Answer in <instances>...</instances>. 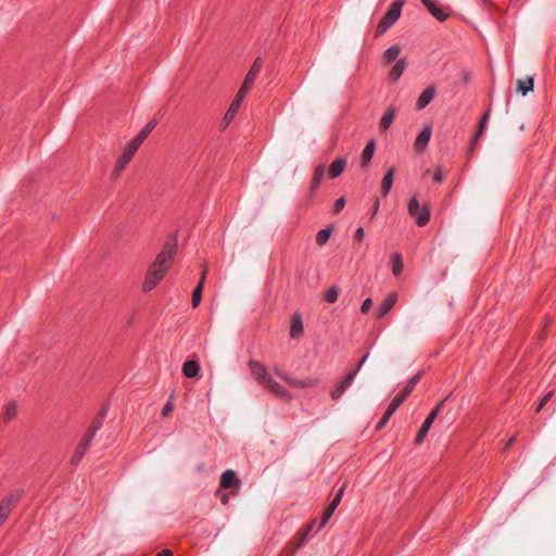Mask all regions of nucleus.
Here are the masks:
<instances>
[{"mask_svg": "<svg viewBox=\"0 0 556 556\" xmlns=\"http://www.w3.org/2000/svg\"><path fill=\"white\" fill-rule=\"evenodd\" d=\"M250 371L252 376L261 383L265 389L277 395L281 399H289L290 393L281 387L276 380H274L267 368L257 361H250L249 363Z\"/></svg>", "mask_w": 556, "mask_h": 556, "instance_id": "1", "label": "nucleus"}, {"mask_svg": "<svg viewBox=\"0 0 556 556\" xmlns=\"http://www.w3.org/2000/svg\"><path fill=\"white\" fill-rule=\"evenodd\" d=\"M404 4V0H395L391 3L384 16L379 22L376 36H381L384 34L399 18L401 15V10Z\"/></svg>", "mask_w": 556, "mask_h": 556, "instance_id": "2", "label": "nucleus"}, {"mask_svg": "<svg viewBox=\"0 0 556 556\" xmlns=\"http://www.w3.org/2000/svg\"><path fill=\"white\" fill-rule=\"evenodd\" d=\"M408 212L415 218L419 227H424L430 219V211L427 206H420L416 197L412 198L408 203Z\"/></svg>", "mask_w": 556, "mask_h": 556, "instance_id": "3", "label": "nucleus"}, {"mask_svg": "<svg viewBox=\"0 0 556 556\" xmlns=\"http://www.w3.org/2000/svg\"><path fill=\"white\" fill-rule=\"evenodd\" d=\"M176 249L177 243L175 241L166 242L153 263L159 267L163 268L164 270H167L173 260V256L176 253Z\"/></svg>", "mask_w": 556, "mask_h": 556, "instance_id": "4", "label": "nucleus"}, {"mask_svg": "<svg viewBox=\"0 0 556 556\" xmlns=\"http://www.w3.org/2000/svg\"><path fill=\"white\" fill-rule=\"evenodd\" d=\"M166 270L159 267L154 263L150 266L146 279L142 285L143 291H151L162 280Z\"/></svg>", "mask_w": 556, "mask_h": 556, "instance_id": "5", "label": "nucleus"}, {"mask_svg": "<svg viewBox=\"0 0 556 556\" xmlns=\"http://www.w3.org/2000/svg\"><path fill=\"white\" fill-rule=\"evenodd\" d=\"M443 407V402L439 403L433 409L432 412L427 416V418L425 419V421L422 422L417 435H416V439H415V443L418 445L420 443H422V441L425 440L429 429L431 428L433 421L435 420V418L438 417L439 413L441 412Z\"/></svg>", "mask_w": 556, "mask_h": 556, "instance_id": "6", "label": "nucleus"}, {"mask_svg": "<svg viewBox=\"0 0 556 556\" xmlns=\"http://www.w3.org/2000/svg\"><path fill=\"white\" fill-rule=\"evenodd\" d=\"M137 150L138 148L135 144L130 142L127 144L113 170V178H117L122 174V172L127 167V165L131 161Z\"/></svg>", "mask_w": 556, "mask_h": 556, "instance_id": "7", "label": "nucleus"}, {"mask_svg": "<svg viewBox=\"0 0 556 556\" xmlns=\"http://www.w3.org/2000/svg\"><path fill=\"white\" fill-rule=\"evenodd\" d=\"M21 498V492L14 491L9 496L4 497L0 503V526L5 521L10 515L12 507Z\"/></svg>", "mask_w": 556, "mask_h": 556, "instance_id": "8", "label": "nucleus"}, {"mask_svg": "<svg viewBox=\"0 0 556 556\" xmlns=\"http://www.w3.org/2000/svg\"><path fill=\"white\" fill-rule=\"evenodd\" d=\"M406 399L404 396H402L400 393L393 397V400L390 402L386 413L383 414V416L381 417V419L379 420V422L377 425L378 430L382 429L388 424L391 416L396 412V409L402 405V403Z\"/></svg>", "mask_w": 556, "mask_h": 556, "instance_id": "9", "label": "nucleus"}, {"mask_svg": "<svg viewBox=\"0 0 556 556\" xmlns=\"http://www.w3.org/2000/svg\"><path fill=\"white\" fill-rule=\"evenodd\" d=\"M93 440V433H86L80 443L77 445L75 453L71 458L73 465H78L89 448L91 441Z\"/></svg>", "mask_w": 556, "mask_h": 556, "instance_id": "10", "label": "nucleus"}, {"mask_svg": "<svg viewBox=\"0 0 556 556\" xmlns=\"http://www.w3.org/2000/svg\"><path fill=\"white\" fill-rule=\"evenodd\" d=\"M356 377V371L349 372L345 378L330 391L332 400H338L342 396L345 390L353 383Z\"/></svg>", "mask_w": 556, "mask_h": 556, "instance_id": "11", "label": "nucleus"}, {"mask_svg": "<svg viewBox=\"0 0 556 556\" xmlns=\"http://www.w3.org/2000/svg\"><path fill=\"white\" fill-rule=\"evenodd\" d=\"M396 301H397V294L395 292L389 293L378 307V311H377L378 318H382L386 314H388L392 309V307L395 305Z\"/></svg>", "mask_w": 556, "mask_h": 556, "instance_id": "12", "label": "nucleus"}, {"mask_svg": "<svg viewBox=\"0 0 556 556\" xmlns=\"http://www.w3.org/2000/svg\"><path fill=\"white\" fill-rule=\"evenodd\" d=\"M262 67H263V62H262L261 58H257L253 62L252 66L250 67L248 74L244 77L243 84H245V87H252V85L254 84L256 77L258 76Z\"/></svg>", "mask_w": 556, "mask_h": 556, "instance_id": "13", "label": "nucleus"}, {"mask_svg": "<svg viewBox=\"0 0 556 556\" xmlns=\"http://www.w3.org/2000/svg\"><path fill=\"white\" fill-rule=\"evenodd\" d=\"M156 121H150L140 131L139 134L130 141V143L135 144L138 149L150 135V132L155 128Z\"/></svg>", "mask_w": 556, "mask_h": 556, "instance_id": "14", "label": "nucleus"}, {"mask_svg": "<svg viewBox=\"0 0 556 556\" xmlns=\"http://www.w3.org/2000/svg\"><path fill=\"white\" fill-rule=\"evenodd\" d=\"M325 175V165H318L315 170L309 186V197L313 198L315 192L320 186V182Z\"/></svg>", "mask_w": 556, "mask_h": 556, "instance_id": "15", "label": "nucleus"}, {"mask_svg": "<svg viewBox=\"0 0 556 556\" xmlns=\"http://www.w3.org/2000/svg\"><path fill=\"white\" fill-rule=\"evenodd\" d=\"M421 2L427 8L429 13L440 22H443L447 18L448 14L443 12V10L435 4L434 0H421Z\"/></svg>", "mask_w": 556, "mask_h": 556, "instance_id": "16", "label": "nucleus"}, {"mask_svg": "<svg viewBox=\"0 0 556 556\" xmlns=\"http://www.w3.org/2000/svg\"><path fill=\"white\" fill-rule=\"evenodd\" d=\"M434 96H435L434 86L427 87L418 97V100L416 103L417 109L421 110V109L426 108L431 102V100L434 98Z\"/></svg>", "mask_w": 556, "mask_h": 556, "instance_id": "17", "label": "nucleus"}, {"mask_svg": "<svg viewBox=\"0 0 556 556\" xmlns=\"http://www.w3.org/2000/svg\"><path fill=\"white\" fill-rule=\"evenodd\" d=\"M375 149H376V142L374 139H371L366 143V146L362 152L361 166L363 168H366L370 164L371 159L375 153Z\"/></svg>", "mask_w": 556, "mask_h": 556, "instance_id": "18", "label": "nucleus"}, {"mask_svg": "<svg viewBox=\"0 0 556 556\" xmlns=\"http://www.w3.org/2000/svg\"><path fill=\"white\" fill-rule=\"evenodd\" d=\"M239 480L236 477V472L232 469H227L220 476L219 486L222 489H229L235 484H238Z\"/></svg>", "mask_w": 556, "mask_h": 556, "instance_id": "19", "label": "nucleus"}, {"mask_svg": "<svg viewBox=\"0 0 556 556\" xmlns=\"http://www.w3.org/2000/svg\"><path fill=\"white\" fill-rule=\"evenodd\" d=\"M346 167V159L344 157H337L329 166V176L331 178L339 177Z\"/></svg>", "mask_w": 556, "mask_h": 556, "instance_id": "20", "label": "nucleus"}, {"mask_svg": "<svg viewBox=\"0 0 556 556\" xmlns=\"http://www.w3.org/2000/svg\"><path fill=\"white\" fill-rule=\"evenodd\" d=\"M431 134H432L431 127H425L418 134V136H417V138L415 140V148H416V150L421 151V150H424L427 147L428 142L430 141Z\"/></svg>", "mask_w": 556, "mask_h": 556, "instance_id": "21", "label": "nucleus"}, {"mask_svg": "<svg viewBox=\"0 0 556 556\" xmlns=\"http://www.w3.org/2000/svg\"><path fill=\"white\" fill-rule=\"evenodd\" d=\"M239 109L240 104L238 103V101L232 100L220 124L222 129H226L228 127L229 123L235 118Z\"/></svg>", "mask_w": 556, "mask_h": 556, "instance_id": "22", "label": "nucleus"}, {"mask_svg": "<svg viewBox=\"0 0 556 556\" xmlns=\"http://www.w3.org/2000/svg\"><path fill=\"white\" fill-rule=\"evenodd\" d=\"M199 371H200V365L198 362H195L193 359H189V361L185 362V364L182 366V374L187 378H195L199 375Z\"/></svg>", "mask_w": 556, "mask_h": 556, "instance_id": "23", "label": "nucleus"}, {"mask_svg": "<svg viewBox=\"0 0 556 556\" xmlns=\"http://www.w3.org/2000/svg\"><path fill=\"white\" fill-rule=\"evenodd\" d=\"M393 179H394V168L391 167L386 172V174L382 178V181H381V192L383 195H387L390 192L392 185H393Z\"/></svg>", "mask_w": 556, "mask_h": 556, "instance_id": "24", "label": "nucleus"}, {"mask_svg": "<svg viewBox=\"0 0 556 556\" xmlns=\"http://www.w3.org/2000/svg\"><path fill=\"white\" fill-rule=\"evenodd\" d=\"M205 276H206V269L203 270L202 277H201L198 286L194 288V290L192 292V305H193V307H197L200 304L201 300H202V291H203V285H204Z\"/></svg>", "mask_w": 556, "mask_h": 556, "instance_id": "25", "label": "nucleus"}, {"mask_svg": "<svg viewBox=\"0 0 556 556\" xmlns=\"http://www.w3.org/2000/svg\"><path fill=\"white\" fill-rule=\"evenodd\" d=\"M406 67V61L404 59L399 60L390 71V78L396 81L403 74Z\"/></svg>", "mask_w": 556, "mask_h": 556, "instance_id": "26", "label": "nucleus"}, {"mask_svg": "<svg viewBox=\"0 0 556 556\" xmlns=\"http://www.w3.org/2000/svg\"><path fill=\"white\" fill-rule=\"evenodd\" d=\"M534 81L533 77H527L526 79L517 80V91L526 96L528 92L533 90Z\"/></svg>", "mask_w": 556, "mask_h": 556, "instance_id": "27", "label": "nucleus"}, {"mask_svg": "<svg viewBox=\"0 0 556 556\" xmlns=\"http://www.w3.org/2000/svg\"><path fill=\"white\" fill-rule=\"evenodd\" d=\"M490 113H491V108L488 109V111L482 115L481 119H480V123H479V126H478V130L476 132V136L471 142V149L475 147L477 140L479 139V137L483 134L485 127H486V123H488V119H489V116H490Z\"/></svg>", "mask_w": 556, "mask_h": 556, "instance_id": "28", "label": "nucleus"}, {"mask_svg": "<svg viewBox=\"0 0 556 556\" xmlns=\"http://www.w3.org/2000/svg\"><path fill=\"white\" fill-rule=\"evenodd\" d=\"M400 53H401V49L399 46L390 47L383 53L384 63L389 64V63L395 61L399 58Z\"/></svg>", "mask_w": 556, "mask_h": 556, "instance_id": "29", "label": "nucleus"}, {"mask_svg": "<svg viewBox=\"0 0 556 556\" xmlns=\"http://www.w3.org/2000/svg\"><path fill=\"white\" fill-rule=\"evenodd\" d=\"M303 333V324L300 316H294L292 319L290 336L291 338H298Z\"/></svg>", "mask_w": 556, "mask_h": 556, "instance_id": "30", "label": "nucleus"}, {"mask_svg": "<svg viewBox=\"0 0 556 556\" xmlns=\"http://www.w3.org/2000/svg\"><path fill=\"white\" fill-rule=\"evenodd\" d=\"M394 116H395V111L394 110H388L381 117L380 119V128L382 131H386L389 129V127L391 126L393 119H394Z\"/></svg>", "mask_w": 556, "mask_h": 556, "instance_id": "31", "label": "nucleus"}, {"mask_svg": "<svg viewBox=\"0 0 556 556\" xmlns=\"http://www.w3.org/2000/svg\"><path fill=\"white\" fill-rule=\"evenodd\" d=\"M404 265L400 253H395L392 257V271L395 276L402 274Z\"/></svg>", "mask_w": 556, "mask_h": 556, "instance_id": "32", "label": "nucleus"}, {"mask_svg": "<svg viewBox=\"0 0 556 556\" xmlns=\"http://www.w3.org/2000/svg\"><path fill=\"white\" fill-rule=\"evenodd\" d=\"M331 236V228L327 227L319 230L316 235V243L318 245H325Z\"/></svg>", "mask_w": 556, "mask_h": 556, "instance_id": "33", "label": "nucleus"}, {"mask_svg": "<svg viewBox=\"0 0 556 556\" xmlns=\"http://www.w3.org/2000/svg\"><path fill=\"white\" fill-rule=\"evenodd\" d=\"M339 290L337 287H331L325 292V301L327 303H334L338 299Z\"/></svg>", "mask_w": 556, "mask_h": 556, "instance_id": "34", "label": "nucleus"}, {"mask_svg": "<svg viewBox=\"0 0 556 556\" xmlns=\"http://www.w3.org/2000/svg\"><path fill=\"white\" fill-rule=\"evenodd\" d=\"M345 488L346 485L343 484L337 492L336 496L333 497V500L331 501V503L329 504L328 507H330L331 509L336 510V508L339 506L341 500H342V496L344 494V491H345Z\"/></svg>", "mask_w": 556, "mask_h": 556, "instance_id": "35", "label": "nucleus"}, {"mask_svg": "<svg viewBox=\"0 0 556 556\" xmlns=\"http://www.w3.org/2000/svg\"><path fill=\"white\" fill-rule=\"evenodd\" d=\"M16 413H17L16 405L14 403H9L5 407V413H4L5 421H10L11 419H13L16 416Z\"/></svg>", "mask_w": 556, "mask_h": 556, "instance_id": "36", "label": "nucleus"}, {"mask_svg": "<svg viewBox=\"0 0 556 556\" xmlns=\"http://www.w3.org/2000/svg\"><path fill=\"white\" fill-rule=\"evenodd\" d=\"M251 87H245V84H242L241 88L239 89L237 96L235 97L233 101H238V103L241 105L243 98L245 97L247 92L249 91Z\"/></svg>", "mask_w": 556, "mask_h": 556, "instance_id": "37", "label": "nucleus"}, {"mask_svg": "<svg viewBox=\"0 0 556 556\" xmlns=\"http://www.w3.org/2000/svg\"><path fill=\"white\" fill-rule=\"evenodd\" d=\"M333 513H334V510L331 509L330 507L326 508V510L324 511L319 528H323L329 521V519L331 518Z\"/></svg>", "mask_w": 556, "mask_h": 556, "instance_id": "38", "label": "nucleus"}, {"mask_svg": "<svg viewBox=\"0 0 556 556\" xmlns=\"http://www.w3.org/2000/svg\"><path fill=\"white\" fill-rule=\"evenodd\" d=\"M280 378L292 387L301 388V379H292L288 376H280Z\"/></svg>", "mask_w": 556, "mask_h": 556, "instance_id": "39", "label": "nucleus"}, {"mask_svg": "<svg viewBox=\"0 0 556 556\" xmlns=\"http://www.w3.org/2000/svg\"><path fill=\"white\" fill-rule=\"evenodd\" d=\"M317 384V380L313 378L301 379V388H313Z\"/></svg>", "mask_w": 556, "mask_h": 556, "instance_id": "40", "label": "nucleus"}, {"mask_svg": "<svg viewBox=\"0 0 556 556\" xmlns=\"http://www.w3.org/2000/svg\"><path fill=\"white\" fill-rule=\"evenodd\" d=\"M371 306H372L371 299L368 298V299L364 300V302L362 303V306H361L362 313H364V314L368 313L370 311Z\"/></svg>", "mask_w": 556, "mask_h": 556, "instance_id": "41", "label": "nucleus"}, {"mask_svg": "<svg viewBox=\"0 0 556 556\" xmlns=\"http://www.w3.org/2000/svg\"><path fill=\"white\" fill-rule=\"evenodd\" d=\"M345 206V199L343 197L337 199L336 203H334V212L338 213L340 211H342Z\"/></svg>", "mask_w": 556, "mask_h": 556, "instance_id": "42", "label": "nucleus"}, {"mask_svg": "<svg viewBox=\"0 0 556 556\" xmlns=\"http://www.w3.org/2000/svg\"><path fill=\"white\" fill-rule=\"evenodd\" d=\"M414 389L415 387H413V384L408 381L407 386L400 392V394L406 399Z\"/></svg>", "mask_w": 556, "mask_h": 556, "instance_id": "43", "label": "nucleus"}, {"mask_svg": "<svg viewBox=\"0 0 556 556\" xmlns=\"http://www.w3.org/2000/svg\"><path fill=\"white\" fill-rule=\"evenodd\" d=\"M101 426H102V420L93 421L92 426L87 431V433H93V437H94L97 431L101 428Z\"/></svg>", "mask_w": 556, "mask_h": 556, "instance_id": "44", "label": "nucleus"}, {"mask_svg": "<svg viewBox=\"0 0 556 556\" xmlns=\"http://www.w3.org/2000/svg\"><path fill=\"white\" fill-rule=\"evenodd\" d=\"M172 410H173V403H172V401H168L163 407L162 415L167 416Z\"/></svg>", "mask_w": 556, "mask_h": 556, "instance_id": "45", "label": "nucleus"}, {"mask_svg": "<svg viewBox=\"0 0 556 556\" xmlns=\"http://www.w3.org/2000/svg\"><path fill=\"white\" fill-rule=\"evenodd\" d=\"M421 376H422V372L419 371L417 372L415 376H413L410 379H409V382L413 384V387H416L417 383L420 381L421 379Z\"/></svg>", "mask_w": 556, "mask_h": 556, "instance_id": "46", "label": "nucleus"}, {"mask_svg": "<svg viewBox=\"0 0 556 556\" xmlns=\"http://www.w3.org/2000/svg\"><path fill=\"white\" fill-rule=\"evenodd\" d=\"M365 231L362 227L357 228L355 231V239L356 241L361 242L364 239Z\"/></svg>", "mask_w": 556, "mask_h": 556, "instance_id": "47", "label": "nucleus"}, {"mask_svg": "<svg viewBox=\"0 0 556 556\" xmlns=\"http://www.w3.org/2000/svg\"><path fill=\"white\" fill-rule=\"evenodd\" d=\"M433 180L435 182H441L443 180V174H442V170L440 168L435 170V173L433 175Z\"/></svg>", "mask_w": 556, "mask_h": 556, "instance_id": "48", "label": "nucleus"}, {"mask_svg": "<svg viewBox=\"0 0 556 556\" xmlns=\"http://www.w3.org/2000/svg\"><path fill=\"white\" fill-rule=\"evenodd\" d=\"M368 358V354H365L362 359L358 362L356 368L353 370V371H356V374L358 372V370L362 368V366L364 365V363L366 362V359Z\"/></svg>", "mask_w": 556, "mask_h": 556, "instance_id": "49", "label": "nucleus"}, {"mask_svg": "<svg viewBox=\"0 0 556 556\" xmlns=\"http://www.w3.org/2000/svg\"><path fill=\"white\" fill-rule=\"evenodd\" d=\"M515 440H516V437H515V435L510 437V438L508 439V441L506 442V444H505V447H504V448H505V450H508V448L514 444Z\"/></svg>", "mask_w": 556, "mask_h": 556, "instance_id": "50", "label": "nucleus"}, {"mask_svg": "<svg viewBox=\"0 0 556 556\" xmlns=\"http://www.w3.org/2000/svg\"><path fill=\"white\" fill-rule=\"evenodd\" d=\"M156 556H173V552L170 549H163Z\"/></svg>", "mask_w": 556, "mask_h": 556, "instance_id": "51", "label": "nucleus"}, {"mask_svg": "<svg viewBox=\"0 0 556 556\" xmlns=\"http://www.w3.org/2000/svg\"><path fill=\"white\" fill-rule=\"evenodd\" d=\"M547 403V401L544 400V397L541 400V402L539 403L538 407H536V412H540L544 405Z\"/></svg>", "mask_w": 556, "mask_h": 556, "instance_id": "52", "label": "nucleus"}, {"mask_svg": "<svg viewBox=\"0 0 556 556\" xmlns=\"http://www.w3.org/2000/svg\"><path fill=\"white\" fill-rule=\"evenodd\" d=\"M379 206H380L379 200H376V202L374 204V214H376L378 212Z\"/></svg>", "mask_w": 556, "mask_h": 556, "instance_id": "53", "label": "nucleus"}, {"mask_svg": "<svg viewBox=\"0 0 556 556\" xmlns=\"http://www.w3.org/2000/svg\"><path fill=\"white\" fill-rule=\"evenodd\" d=\"M553 396V391L548 392L545 396H544V400L545 401H549V399Z\"/></svg>", "mask_w": 556, "mask_h": 556, "instance_id": "54", "label": "nucleus"}, {"mask_svg": "<svg viewBox=\"0 0 556 556\" xmlns=\"http://www.w3.org/2000/svg\"><path fill=\"white\" fill-rule=\"evenodd\" d=\"M275 372L279 378L280 376H286L285 374H282V371H279L277 368H275Z\"/></svg>", "mask_w": 556, "mask_h": 556, "instance_id": "55", "label": "nucleus"}, {"mask_svg": "<svg viewBox=\"0 0 556 556\" xmlns=\"http://www.w3.org/2000/svg\"><path fill=\"white\" fill-rule=\"evenodd\" d=\"M468 79H469L468 74H467V73H464V77H463L464 83H467V81H468Z\"/></svg>", "mask_w": 556, "mask_h": 556, "instance_id": "56", "label": "nucleus"}, {"mask_svg": "<svg viewBox=\"0 0 556 556\" xmlns=\"http://www.w3.org/2000/svg\"><path fill=\"white\" fill-rule=\"evenodd\" d=\"M227 501H228V495H224V496L222 497V502H223L224 504H226V503H227Z\"/></svg>", "mask_w": 556, "mask_h": 556, "instance_id": "57", "label": "nucleus"}]
</instances>
